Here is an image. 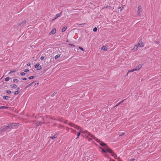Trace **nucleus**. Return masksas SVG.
<instances>
[{"label":"nucleus","mask_w":161,"mask_h":161,"mask_svg":"<svg viewBox=\"0 0 161 161\" xmlns=\"http://www.w3.org/2000/svg\"><path fill=\"white\" fill-rule=\"evenodd\" d=\"M142 14V7L141 6H139L137 7V15L138 16H141Z\"/></svg>","instance_id":"f257e3e1"},{"label":"nucleus","mask_w":161,"mask_h":161,"mask_svg":"<svg viewBox=\"0 0 161 161\" xmlns=\"http://www.w3.org/2000/svg\"><path fill=\"white\" fill-rule=\"evenodd\" d=\"M93 139H95L96 141H97L99 143L100 145L102 146H105V148L107 147V146H108L105 143L103 142L100 141V140L97 138L96 137H94L93 138Z\"/></svg>","instance_id":"f03ea898"},{"label":"nucleus","mask_w":161,"mask_h":161,"mask_svg":"<svg viewBox=\"0 0 161 161\" xmlns=\"http://www.w3.org/2000/svg\"><path fill=\"white\" fill-rule=\"evenodd\" d=\"M83 133L87 136V137H88V136H90L93 139V138L95 137L93 135H92L90 132H88L86 130L84 131L83 132Z\"/></svg>","instance_id":"7ed1b4c3"},{"label":"nucleus","mask_w":161,"mask_h":161,"mask_svg":"<svg viewBox=\"0 0 161 161\" xmlns=\"http://www.w3.org/2000/svg\"><path fill=\"white\" fill-rule=\"evenodd\" d=\"M16 126L15 123L10 124H9L8 126H6L7 130L10 129H13Z\"/></svg>","instance_id":"20e7f679"},{"label":"nucleus","mask_w":161,"mask_h":161,"mask_svg":"<svg viewBox=\"0 0 161 161\" xmlns=\"http://www.w3.org/2000/svg\"><path fill=\"white\" fill-rule=\"evenodd\" d=\"M6 130H7L6 126H3L0 129V133H1L3 131Z\"/></svg>","instance_id":"39448f33"},{"label":"nucleus","mask_w":161,"mask_h":161,"mask_svg":"<svg viewBox=\"0 0 161 161\" xmlns=\"http://www.w3.org/2000/svg\"><path fill=\"white\" fill-rule=\"evenodd\" d=\"M137 45H138V46H139L140 47H143L144 46V44L142 42V41L141 40L139 41Z\"/></svg>","instance_id":"423d86ee"},{"label":"nucleus","mask_w":161,"mask_h":161,"mask_svg":"<svg viewBox=\"0 0 161 161\" xmlns=\"http://www.w3.org/2000/svg\"><path fill=\"white\" fill-rule=\"evenodd\" d=\"M142 66V64H140L136 66L135 68V69L136 71L140 69L141 68Z\"/></svg>","instance_id":"0eeeda50"},{"label":"nucleus","mask_w":161,"mask_h":161,"mask_svg":"<svg viewBox=\"0 0 161 161\" xmlns=\"http://www.w3.org/2000/svg\"><path fill=\"white\" fill-rule=\"evenodd\" d=\"M61 14H62V12H61L59 13H58V14H57L55 15L56 16L55 17V18L54 19H52V21H53V20H54L55 19H57V18H58V17H60L61 15Z\"/></svg>","instance_id":"6e6552de"},{"label":"nucleus","mask_w":161,"mask_h":161,"mask_svg":"<svg viewBox=\"0 0 161 161\" xmlns=\"http://www.w3.org/2000/svg\"><path fill=\"white\" fill-rule=\"evenodd\" d=\"M39 64H37L35 66V68H37V70H39L42 69V67L41 66H39Z\"/></svg>","instance_id":"1a4fd4ad"},{"label":"nucleus","mask_w":161,"mask_h":161,"mask_svg":"<svg viewBox=\"0 0 161 161\" xmlns=\"http://www.w3.org/2000/svg\"><path fill=\"white\" fill-rule=\"evenodd\" d=\"M105 148H107V152H109L111 154L113 153V152L111 149L108 147V146H107V147Z\"/></svg>","instance_id":"9d476101"},{"label":"nucleus","mask_w":161,"mask_h":161,"mask_svg":"<svg viewBox=\"0 0 161 161\" xmlns=\"http://www.w3.org/2000/svg\"><path fill=\"white\" fill-rule=\"evenodd\" d=\"M56 32V30L55 28L53 29L49 33V35H51L52 34H54Z\"/></svg>","instance_id":"9b49d317"},{"label":"nucleus","mask_w":161,"mask_h":161,"mask_svg":"<svg viewBox=\"0 0 161 161\" xmlns=\"http://www.w3.org/2000/svg\"><path fill=\"white\" fill-rule=\"evenodd\" d=\"M17 86L15 84H13L10 85V87L12 88H15Z\"/></svg>","instance_id":"f8f14e48"},{"label":"nucleus","mask_w":161,"mask_h":161,"mask_svg":"<svg viewBox=\"0 0 161 161\" xmlns=\"http://www.w3.org/2000/svg\"><path fill=\"white\" fill-rule=\"evenodd\" d=\"M138 45H135L134 46V47L132 49V50H135L137 51L138 49Z\"/></svg>","instance_id":"ddd939ff"},{"label":"nucleus","mask_w":161,"mask_h":161,"mask_svg":"<svg viewBox=\"0 0 161 161\" xmlns=\"http://www.w3.org/2000/svg\"><path fill=\"white\" fill-rule=\"evenodd\" d=\"M101 49L103 51H107L108 48L105 46H103L102 47Z\"/></svg>","instance_id":"4468645a"},{"label":"nucleus","mask_w":161,"mask_h":161,"mask_svg":"<svg viewBox=\"0 0 161 161\" xmlns=\"http://www.w3.org/2000/svg\"><path fill=\"white\" fill-rule=\"evenodd\" d=\"M26 22V20H24L23 21L21 22L19 24V25H22L23 24H25Z\"/></svg>","instance_id":"2eb2a0df"},{"label":"nucleus","mask_w":161,"mask_h":161,"mask_svg":"<svg viewBox=\"0 0 161 161\" xmlns=\"http://www.w3.org/2000/svg\"><path fill=\"white\" fill-rule=\"evenodd\" d=\"M3 98L5 99L8 100V98H9V97L7 96H4Z\"/></svg>","instance_id":"dca6fc26"},{"label":"nucleus","mask_w":161,"mask_h":161,"mask_svg":"<svg viewBox=\"0 0 161 161\" xmlns=\"http://www.w3.org/2000/svg\"><path fill=\"white\" fill-rule=\"evenodd\" d=\"M111 155L112 156H113L114 157V158H116V157H117V155L116 154H115V153H114V152H113V153H112L111 154Z\"/></svg>","instance_id":"f3484780"},{"label":"nucleus","mask_w":161,"mask_h":161,"mask_svg":"<svg viewBox=\"0 0 161 161\" xmlns=\"http://www.w3.org/2000/svg\"><path fill=\"white\" fill-rule=\"evenodd\" d=\"M8 107L5 106H2L0 107V109H8Z\"/></svg>","instance_id":"a211bd4d"},{"label":"nucleus","mask_w":161,"mask_h":161,"mask_svg":"<svg viewBox=\"0 0 161 161\" xmlns=\"http://www.w3.org/2000/svg\"><path fill=\"white\" fill-rule=\"evenodd\" d=\"M13 81L14 83H18L19 82V80L16 79H14L13 80Z\"/></svg>","instance_id":"6ab92c4d"},{"label":"nucleus","mask_w":161,"mask_h":161,"mask_svg":"<svg viewBox=\"0 0 161 161\" xmlns=\"http://www.w3.org/2000/svg\"><path fill=\"white\" fill-rule=\"evenodd\" d=\"M67 29V27L66 26L64 27L62 30V31L63 32L65 31Z\"/></svg>","instance_id":"aec40b11"},{"label":"nucleus","mask_w":161,"mask_h":161,"mask_svg":"<svg viewBox=\"0 0 161 161\" xmlns=\"http://www.w3.org/2000/svg\"><path fill=\"white\" fill-rule=\"evenodd\" d=\"M135 71H136L135 69H131V70H129L128 71V73H129L130 72H134Z\"/></svg>","instance_id":"412c9836"},{"label":"nucleus","mask_w":161,"mask_h":161,"mask_svg":"<svg viewBox=\"0 0 161 161\" xmlns=\"http://www.w3.org/2000/svg\"><path fill=\"white\" fill-rule=\"evenodd\" d=\"M34 82H32V83H31L28 85L26 87H25V88H28L29 87H30L33 83Z\"/></svg>","instance_id":"4be33fe9"},{"label":"nucleus","mask_w":161,"mask_h":161,"mask_svg":"<svg viewBox=\"0 0 161 161\" xmlns=\"http://www.w3.org/2000/svg\"><path fill=\"white\" fill-rule=\"evenodd\" d=\"M56 137L57 136L56 135H54L53 136L50 137L52 140L54 139L55 138H56Z\"/></svg>","instance_id":"5701e85b"},{"label":"nucleus","mask_w":161,"mask_h":161,"mask_svg":"<svg viewBox=\"0 0 161 161\" xmlns=\"http://www.w3.org/2000/svg\"><path fill=\"white\" fill-rule=\"evenodd\" d=\"M106 149H105L103 148H102V152H103V153H107V148H106Z\"/></svg>","instance_id":"b1692460"},{"label":"nucleus","mask_w":161,"mask_h":161,"mask_svg":"<svg viewBox=\"0 0 161 161\" xmlns=\"http://www.w3.org/2000/svg\"><path fill=\"white\" fill-rule=\"evenodd\" d=\"M74 127L76 129H77L78 130H79L80 129H81V128L80 127L77 125H75Z\"/></svg>","instance_id":"393cba45"},{"label":"nucleus","mask_w":161,"mask_h":161,"mask_svg":"<svg viewBox=\"0 0 161 161\" xmlns=\"http://www.w3.org/2000/svg\"><path fill=\"white\" fill-rule=\"evenodd\" d=\"M60 54H57L54 57V58L55 59H56L59 58L60 57Z\"/></svg>","instance_id":"a878e982"},{"label":"nucleus","mask_w":161,"mask_h":161,"mask_svg":"<svg viewBox=\"0 0 161 161\" xmlns=\"http://www.w3.org/2000/svg\"><path fill=\"white\" fill-rule=\"evenodd\" d=\"M69 125L71 126H73L74 127H75V125L74 124L72 123H69Z\"/></svg>","instance_id":"bb28decb"},{"label":"nucleus","mask_w":161,"mask_h":161,"mask_svg":"<svg viewBox=\"0 0 161 161\" xmlns=\"http://www.w3.org/2000/svg\"><path fill=\"white\" fill-rule=\"evenodd\" d=\"M10 78L9 77H7L5 78V80L6 81H8L9 80Z\"/></svg>","instance_id":"cd10ccee"},{"label":"nucleus","mask_w":161,"mask_h":161,"mask_svg":"<svg viewBox=\"0 0 161 161\" xmlns=\"http://www.w3.org/2000/svg\"><path fill=\"white\" fill-rule=\"evenodd\" d=\"M97 30V27L94 28L93 29V31L94 32H96Z\"/></svg>","instance_id":"c85d7f7f"},{"label":"nucleus","mask_w":161,"mask_h":161,"mask_svg":"<svg viewBox=\"0 0 161 161\" xmlns=\"http://www.w3.org/2000/svg\"><path fill=\"white\" fill-rule=\"evenodd\" d=\"M80 131H79L78 132V134L77 135V137L76 138V139H77L78 138V137L80 135Z\"/></svg>","instance_id":"c756f323"},{"label":"nucleus","mask_w":161,"mask_h":161,"mask_svg":"<svg viewBox=\"0 0 161 161\" xmlns=\"http://www.w3.org/2000/svg\"><path fill=\"white\" fill-rule=\"evenodd\" d=\"M20 74L22 76H24L25 75V73H24V72H22L20 73Z\"/></svg>","instance_id":"7c9ffc66"},{"label":"nucleus","mask_w":161,"mask_h":161,"mask_svg":"<svg viewBox=\"0 0 161 161\" xmlns=\"http://www.w3.org/2000/svg\"><path fill=\"white\" fill-rule=\"evenodd\" d=\"M42 123L41 121H38L37 122V125H40Z\"/></svg>","instance_id":"2f4dec72"},{"label":"nucleus","mask_w":161,"mask_h":161,"mask_svg":"<svg viewBox=\"0 0 161 161\" xmlns=\"http://www.w3.org/2000/svg\"><path fill=\"white\" fill-rule=\"evenodd\" d=\"M34 76H30L29 77V79H30V80H31L33 78H34Z\"/></svg>","instance_id":"473e14b6"},{"label":"nucleus","mask_w":161,"mask_h":161,"mask_svg":"<svg viewBox=\"0 0 161 161\" xmlns=\"http://www.w3.org/2000/svg\"><path fill=\"white\" fill-rule=\"evenodd\" d=\"M19 92L18 91H16L15 92H14V95H17L19 94Z\"/></svg>","instance_id":"72a5a7b5"},{"label":"nucleus","mask_w":161,"mask_h":161,"mask_svg":"<svg viewBox=\"0 0 161 161\" xmlns=\"http://www.w3.org/2000/svg\"><path fill=\"white\" fill-rule=\"evenodd\" d=\"M56 94V92H54L53 94L52 95H51V97H54L55 95Z\"/></svg>","instance_id":"f704fd0d"},{"label":"nucleus","mask_w":161,"mask_h":161,"mask_svg":"<svg viewBox=\"0 0 161 161\" xmlns=\"http://www.w3.org/2000/svg\"><path fill=\"white\" fill-rule=\"evenodd\" d=\"M6 92L8 94H10L11 93V92L10 90L7 91Z\"/></svg>","instance_id":"c9c22d12"},{"label":"nucleus","mask_w":161,"mask_h":161,"mask_svg":"<svg viewBox=\"0 0 161 161\" xmlns=\"http://www.w3.org/2000/svg\"><path fill=\"white\" fill-rule=\"evenodd\" d=\"M69 45L71 46L72 47H75V45H74V44H69Z\"/></svg>","instance_id":"e433bc0d"},{"label":"nucleus","mask_w":161,"mask_h":161,"mask_svg":"<svg viewBox=\"0 0 161 161\" xmlns=\"http://www.w3.org/2000/svg\"><path fill=\"white\" fill-rule=\"evenodd\" d=\"M79 48L82 51L84 50L83 48L80 47H79Z\"/></svg>","instance_id":"4c0bfd02"},{"label":"nucleus","mask_w":161,"mask_h":161,"mask_svg":"<svg viewBox=\"0 0 161 161\" xmlns=\"http://www.w3.org/2000/svg\"><path fill=\"white\" fill-rule=\"evenodd\" d=\"M40 59L41 60H43L44 59V56H41V57Z\"/></svg>","instance_id":"58836bf2"},{"label":"nucleus","mask_w":161,"mask_h":161,"mask_svg":"<svg viewBox=\"0 0 161 161\" xmlns=\"http://www.w3.org/2000/svg\"><path fill=\"white\" fill-rule=\"evenodd\" d=\"M125 100V99L120 102L119 103H118V104H120L121 103H123V101Z\"/></svg>","instance_id":"ea45409f"},{"label":"nucleus","mask_w":161,"mask_h":161,"mask_svg":"<svg viewBox=\"0 0 161 161\" xmlns=\"http://www.w3.org/2000/svg\"><path fill=\"white\" fill-rule=\"evenodd\" d=\"M29 71V70L28 69H26L25 70V72H28Z\"/></svg>","instance_id":"a19ab883"},{"label":"nucleus","mask_w":161,"mask_h":161,"mask_svg":"<svg viewBox=\"0 0 161 161\" xmlns=\"http://www.w3.org/2000/svg\"><path fill=\"white\" fill-rule=\"evenodd\" d=\"M15 72V70H13V71H11L9 73V74H11V73H13L14 72Z\"/></svg>","instance_id":"79ce46f5"},{"label":"nucleus","mask_w":161,"mask_h":161,"mask_svg":"<svg viewBox=\"0 0 161 161\" xmlns=\"http://www.w3.org/2000/svg\"><path fill=\"white\" fill-rule=\"evenodd\" d=\"M125 134V133H123L122 134L119 135V136H122L123 135H124Z\"/></svg>","instance_id":"37998d69"},{"label":"nucleus","mask_w":161,"mask_h":161,"mask_svg":"<svg viewBox=\"0 0 161 161\" xmlns=\"http://www.w3.org/2000/svg\"><path fill=\"white\" fill-rule=\"evenodd\" d=\"M22 79L23 80H27V78H22Z\"/></svg>","instance_id":"c03bdc74"},{"label":"nucleus","mask_w":161,"mask_h":161,"mask_svg":"<svg viewBox=\"0 0 161 161\" xmlns=\"http://www.w3.org/2000/svg\"><path fill=\"white\" fill-rule=\"evenodd\" d=\"M27 66H30V65H31V64H30V63H28L27 64Z\"/></svg>","instance_id":"a18cd8bd"},{"label":"nucleus","mask_w":161,"mask_h":161,"mask_svg":"<svg viewBox=\"0 0 161 161\" xmlns=\"http://www.w3.org/2000/svg\"><path fill=\"white\" fill-rule=\"evenodd\" d=\"M88 140L89 141H91L92 140V139H91V138H88Z\"/></svg>","instance_id":"49530a36"},{"label":"nucleus","mask_w":161,"mask_h":161,"mask_svg":"<svg viewBox=\"0 0 161 161\" xmlns=\"http://www.w3.org/2000/svg\"><path fill=\"white\" fill-rule=\"evenodd\" d=\"M124 8L123 7H122V8H121V9L120 10V11H121L123 9H124Z\"/></svg>","instance_id":"de8ad7c7"},{"label":"nucleus","mask_w":161,"mask_h":161,"mask_svg":"<svg viewBox=\"0 0 161 161\" xmlns=\"http://www.w3.org/2000/svg\"><path fill=\"white\" fill-rule=\"evenodd\" d=\"M85 23H83V24H79V25H85Z\"/></svg>","instance_id":"09e8293b"},{"label":"nucleus","mask_w":161,"mask_h":161,"mask_svg":"<svg viewBox=\"0 0 161 161\" xmlns=\"http://www.w3.org/2000/svg\"><path fill=\"white\" fill-rule=\"evenodd\" d=\"M121 8V7H119L118 8V9H119Z\"/></svg>","instance_id":"8fccbe9b"},{"label":"nucleus","mask_w":161,"mask_h":161,"mask_svg":"<svg viewBox=\"0 0 161 161\" xmlns=\"http://www.w3.org/2000/svg\"><path fill=\"white\" fill-rule=\"evenodd\" d=\"M17 91H18L19 90V87L17 89Z\"/></svg>","instance_id":"3c124183"},{"label":"nucleus","mask_w":161,"mask_h":161,"mask_svg":"<svg viewBox=\"0 0 161 161\" xmlns=\"http://www.w3.org/2000/svg\"><path fill=\"white\" fill-rule=\"evenodd\" d=\"M119 105V104H118V103L117 105H116V106H115V107H117V106L118 105Z\"/></svg>","instance_id":"603ef678"},{"label":"nucleus","mask_w":161,"mask_h":161,"mask_svg":"<svg viewBox=\"0 0 161 161\" xmlns=\"http://www.w3.org/2000/svg\"><path fill=\"white\" fill-rule=\"evenodd\" d=\"M128 73H127V74H126V76L128 75Z\"/></svg>","instance_id":"864d4df0"},{"label":"nucleus","mask_w":161,"mask_h":161,"mask_svg":"<svg viewBox=\"0 0 161 161\" xmlns=\"http://www.w3.org/2000/svg\"><path fill=\"white\" fill-rule=\"evenodd\" d=\"M107 7H104V8H107Z\"/></svg>","instance_id":"5fc2aeb1"}]
</instances>
